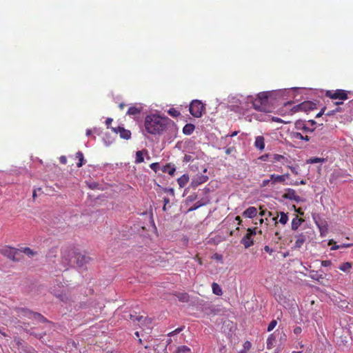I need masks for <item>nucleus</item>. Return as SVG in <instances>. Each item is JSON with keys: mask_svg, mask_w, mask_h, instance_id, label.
<instances>
[{"mask_svg": "<svg viewBox=\"0 0 353 353\" xmlns=\"http://www.w3.org/2000/svg\"><path fill=\"white\" fill-rule=\"evenodd\" d=\"M168 113L174 118H176L181 114L180 112L174 108H170Z\"/></svg>", "mask_w": 353, "mask_h": 353, "instance_id": "nucleus-32", "label": "nucleus"}, {"mask_svg": "<svg viewBox=\"0 0 353 353\" xmlns=\"http://www.w3.org/2000/svg\"><path fill=\"white\" fill-rule=\"evenodd\" d=\"M76 158L79 160V162L77 163V167L81 168L84 163L83 154L81 151L77 152L76 153Z\"/></svg>", "mask_w": 353, "mask_h": 353, "instance_id": "nucleus-28", "label": "nucleus"}, {"mask_svg": "<svg viewBox=\"0 0 353 353\" xmlns=\"http://www.w3.org/2000/svg\"><path fill=\"white\" fill-rule=\"evenodd\" d=\"M289 169L291 170V172L295 174V175H297L299 174V172L297 171V170L293 167V166H288Z\"/></svg>", "mask_w": 353, "mask_h": 353, "instance_id": "nucleus-52", "label": "nucleus"}, {"mask_svg": "<svg viewBox=\"0 0 353 353\" xmlns=\"http://www.w3.org/2000/svg\"><path fill=\"white\" fill-rule=\"evenodd\" d=\"M22 252H23L24 254H26V255H28L29 256H33L36 254V252H34L33 250H32L30 248H24L21 250V253Z\"/></svg>", "mask_w": 353, "mask_h": 353, "instance_id": "nucleus-34", "label": "nucleus"}, {"mask_svg": "<svg viewBox=\"0 0 353 353\" xmlns=\"http://www.w3.org/2000/svg\"><path fill=\"white\" fill-rule=\"evenodd\" d=\"M39 318H43V315H41V314H39V313L33 312V314H32V318H31V319H35V320L39 321Z\"/></svg>", "mask_w": 353, "mask_h": 353, "instance_id": "nucleus-42", "label": "nucleus"}, {"mask_svg": "<svg viewBox=\"0 0 353 353\" xmlns=\"http://www.w3.org/2000/svg\"><path fill=\"white\" fill-rule=\"evenodd\" d=\"M203 205V203H200L199 201H197L194 206L190 209V210H196L199 208V207Z\"/></svg>", "mask_w": 353, "mask_h": 353, "instance_id": "nucleus-47", "label": "nucleus"}, {"mask_svg": "<svg viewBox=\"0 0 353 353\" xmlns=\"http://www.w3.org/2000/svg\"><path fill=\"white\" fill-rule=\"evenodd\" d=\"M142 318H143V316H137L136 315L130 314V319L131 320H132L133 321H140Z\"/></svg>", "mask_w": 353, "mask_h": 353, "instance_id": "nucleus-43", "label": "nucleus"}, {"mask_svg": "<svg viewBox=\"0 0 353 353\" xmlns=\"http://www.w3.org/2000/svg\"><path fill=\"white\" fill-rule=\"evenodd\" d=\"M16 312L19 316H25L29 319L32 318L33 312L26 308H17Z\"/></svg>", "mask_w": 353, "mask_h": 353, "instance_id": "nucleus-18", "label": "nucleus"}, {"mask_svg": "<svg viewBox=\"0 0 353 353\" xmlns=\"http://www.w3.org/2000/svg\"><path fill=\"white\" fill-rule=\"evenodd\" d=\"M293 102L289 101L285 103V108H290V111L292 113L297 112L299 111H307L314 108V104L310 101H304L300 104L293 105Z\"/></svg>", "mask_w": 353, "mask_h": 353, "instance_id": "nucleus-4", "label": "nucleus"}, {"mask_svg": "<svg viewBox=\"0 0 353 353\" xmlns=\"http://www.w3.org/2000/svg\"><path fill=\"white\" fill-rule=\"evenodd\" d=\"M274 341V337L272 336V334L268 337L267 340V348L271 349L273 347V343Z\"/></svg>", "mask_w": 353, "mask_h": 353, "instance_id": "nucleus-35", "label": "nucleus"}, {"mask_svg": "<svg viewBox=\"0 0 353 353\" xmlns=\"http://www.w3.org/2000/svg\"><path fill=\"white\" fill-rule=\"evenodd\" d=\"M340 111H341V110H340L339 108H336V110H332V111H331V112H327V115H331V114H332L334 112H340Z\"/></svg>", "mask_w": 353, "mask_h": 353, "instance_id": "nucleus-55", "label": "nucleus"}, {"mask_svg": "<svg viewBox=\"0 0 353 353\" xmlns=\"http://www.w3.org/2000/svg\"><path fill=\"white\" fill-rule=\"evenodd\" d=\"M183 329V327H178L176 328V330H174V331L168 333V336H173L174 334H176L178 333H179L180 332H181Z\"/></svg>", "mask_w": 353, "mask_h": 353, "instance_id": "nucleus-40", "label": "nucleus"}, {"mask_svg": "<svg viewBox=\"0 0 353 353\" xmlns=\"http://www.w3.org/2000/svg\"><path fill=\"white\" fill-rule=\"evenodd\" d=\"M351 245H352V244H341V245H335L334 246L332 247L331 250H336L343 248H348V247H350Z\"/></svg>", "mask_w": 353, "mask_h": 353, "instance_id": "nucleus-38", "label": "nucleus"}, {"mask_svg": "<svg viewBox=\"0 0 353 353\" xmlns=\"http://www.w3.org/2000/svg\"><path fill=\"white\" fill-rule=\"evenodd\" d=\"M112 122V119L111 118H108L105 121V124L107 125V127L108 128L109 125L111 124V123Z\"/></svg>", "mask_w": 353, "mask_h": 353, "instance_id": "nucleus-54", "label": "nucleus"}, {"mask_svg": "<svg viewBox=\"0 0 353 353\" xmlns=\"http://www.w3.org/2000/svg\"><path fill=\"white\" fill-rule=\"evenodd\" d=\"M347 93L348 92L346 90L341 89L336 90H327L325 92V97L332 99L346 100L348 99Z\"/></svg>", "mask_w": 353, "mask_h": 353, "instance_id": "nucleus-9", "label": "nucleus"}, {"mask_svg": "<svg viewBox=\"0 0 353 353\" xmlns=\"http://www.w3.org/2000/svg\"><path fill=\"white\" fill-rule=\"evenodd\" d=\"M243 347L246 350H249L251 347V343L248 341H245L243 344Z\"/></svg>", "mask_w": 353, "mask_h": 353, "instance_id": "nucleus-51", "label": "nucleus"}, {"mask_svg": "<svg viewBox=\"0 0 353 353\" xmlns=\"http://www.w3.org/2000/svg\"><path fill=\"white\" fill-rule=\"evenodd\" d=\"M265 210H261L259 213L260 216H263L265 214Z\"/></svg>", "mask_w": 353, "mask_h": 353, "instance_id": "nucleus-64", "label": "nucleus"}, {"mask_svg": "<svg viewBox=\"0 0 353 353\" xmlns=\"http://www.w3.org/2000/svg\"><path fill=\"white\" fill-rule=\"evenodd\" d=\"M150 167L152 170H154L155 172H157L158 170V168H159V163H152V164H150Z\"/></svg>", "mask_w": 353, "mask_h": 353, "instance_id": "nucleus-41", "label": "nucleus"}, {"mask_svg": "<svg viewBox=\"0 0 353 353\" xmlns=\"http://www.w3.org/2000/svg\"><path fill=\"white\" fill-rule=\"evenodd\" d=\"M264 250L270 254H272L274 252V250L272 248H270V246L268 245H265L264 247Z\"/></svg>", "mask_w": 353, "mask_h": 353, "instance_id": "nucleus-53", "label": "nucleus"}, {"mask_svg": "<svg viewBox=\"0 0 353 353\" xmlns=\"http://www.w3.org/2000/svg\"><path fill=\"white\" fill-rule=\"evenodd\" d=\"M277 325V321L276 320H272L268 327V332L272 331Z\"/></svg>", "mask_w": 353, "mask_h": 353, "instance_id": "nucleus-37", "label": "nucleus"}, {"mask_svg": "<svg viewBox=\"0 0 353 353\" xmlns=\"http://www.w3.org/2000/svg\"><path fill=\"white\" fill-rule=\"evenodd\" d=\"M161 170L163 172L168 173V174L172 176L174 174L176 169L174 166H172L170 164H167L162 168Z\"/></svg>", "mask_w": 353, "mask_h": 353, "instance_id": "nucleus-24", "label": "nucleus"}, {"mask_svg": "<svg viewBox=\"0 0 353 353\" xmlns=\"http://www.w3.org/2000/svg\"><path fill=\"white\" fill-rule=\"evenodd\" d=\"M295 128L298 130H301L303 133L312 132L314 130L311 129L303 121H297L295 123Z\"/></svg>", "mask_w": 353, "mask_h": 353, "instance_id": "nucleus-13", "label": "nucleus"}, {"mask_svg": "<svg viewBox=\"0 0 353 353\" xmlns=\"http://www.w3.org/2000/svg\"><path fill=\"white\" fill-rule=\"evenodd\" d=\"M303 221L304 220L303 219L299 218V216L296 215L292 221V230H296Z\"/></svg>", "mask_w": 353, "mask_h": 353, "instance_id": "nucleus-22", "label": "nucleus"}, {"mask_svg": "<svg viewBox=\"0 0 353 353\" xmlns=\"http://www.w3.org/2000/svg\"><path fill=\"white\" fill-rule=\"evenodd\" d=\"M296 241L294 243V248L299 249L303 246L306 241V236L303 233L298 234L295 236Z\"/></svg>", "mask_w": 353, "mask_h": 353, "instance_id": "nucleus-14", "label": "nucleus"}, {"mask_svg": "<svg viewBox=\"0 0 353 353\" xmlns=\"http://www.w3.org/2000/svg\"><path fill=\"white\" fill-rule=\"evenodd\" d=\"M270 96V92H262L259 93L256 97H248L246 102L248 104H251L250 107L256 110L267 112L268 111V101Z\"/></svg>", "mask_w": 353, "mask_h": 353, "instance_id": "nucleus-2", "label": "nucleus"}, {"mask_svg": "<svg viewBox=\"0 0 353 353\" xmlns=\"http://www.w3.org/2000/svg\"><path fill=\"white\" fill-rule=\"evenodd\" d=\"M272 121H275V122H277V123H289V121H283L281 119L279 118V117H273L272 118Z\"/></svg>", "mask_w": 353, "mask_h": 353, "instance_id": "nucleus-44", "label": "nucleus"}, {"mask_svg": "<svg viewBox=\"0 0 353 353\" xmlns=\"http://www.w3.org/2000/svg\"><path fill=\"white\" fill-rule=\"evenodd\" d=\"M268 157H270L269 154H265V155L261 156L260 159L263 161H266Z\"/></svg>", "mask_w": 353, "mask_h": 353, "instance_id": "nucleus-58", "label": "nucleus"}, {"mask_svg": "<svg viewBox=\"0 0 353 353\" xmlns=\"http://www.w3.org/2000/svg\"><path fill=\"white\" fill-rule=\"evenodd\" d=\"M283 197L295 201L296 202H300L301 201V196L297 195L295 190L291 188L287 190V192L283 194Z\"/></svg>", "mask_w": 353, "mask_h": 353, "instance_id": "nucleus-12", "label": "nucleus"}, {"mask_svg": "<svg viewBox=\"0 0 353 353\" xmlns=\"http://www.w3.org/2000/svg\"><path fill=\"white\" fill-rule=\"evenodd\" d=\"M143 110V107L141 105H134L130 106L127 112V114L132 116L139 115Z\"/></svg>", "mask_w": 353, "mask_h": 353, "instance_id": "nucleus-15", "label": "nucleus"}, {"mask_svg": "<svg viewBox=\"0 0 353 353\" xmlns=\"http://www.w3.org/2000/svg\"><path fill=\"white\" fill-rule=\"evenodd\" d=\"M189 181V176L188 174H183L177 179L178 184L180 188H184Z\"/></svg>", "mask_w": 353, "mask_h": 353, "instance_id": "nucleus-23", "label": "nucleus"}, {"mask_svg": "<svg viewBox=\"0 0 353 353\" xmlns=\"http://www.w3.org/2000/svg\"><path fill=\"white\" fill-rule=\"evenodd\" d=\"M352 268V263L350 262H345L342 263L339 267V269L343 272H348Z\"/></svg>", "mask_w": 353, "mask_h": 353, "instance_id": "nucleus-30", "label": "nucleus"}, {"mask_svg": "<svg viewBox=\"0 0 353 353\" xmlns=\"http://www.w3.org/2000/svg\"><path fill=\"white\" fill-rule=\"evenodd\" d=\"M91 258L85 252H81L77 249V255L74 258L73 265H76L79 268H83L88 264Z\"/></svg>", "mask_w": 353, "mask_h": 353, "instance_id": "nucleus-8", "label": "nucleus"}, {"mask_svg": "<svg viewBox=\"0 0 353 353\" xmlns=\"http://www.w3.org/2000/svg\"><path fill=\"white\" fill-rule=\"evenodd\" d=\"M205 110V105L201 101L193 100L190 104V112L196 118L201 117Z\"/></svg>", "mask_w": 353, "mask_h": 353, "instance_id": "nucleus-6", "label": "nucleus"}, {"mask_svg": "<svg viewBox=\"0 0 353 353\" xmlns=\"http://www.w3.org/2000/svg\"><path fill=\"white\" fill-rule=\"evenodd\" d=\"M296 212H297L299 214L301 215H303V212L302 210V209L301 208H298L296 210Z\"/></svg>", "mask_w": 353, "mask_h": 353, "instance_id": "nucleus-60", "label": "nucleus"}, {"mask_svg": "<svg viewBox=\"0 0 353 353\" xmlns=\"http://www.w3.org/2000/svg\"><path fill=\"white\" fill-rule=\"evenodd\" d=\"M254 146L259 150L262 151L265 148V139L263 136H257L255 138Z\"/></svg>", "mask_w": 353, "mask_h": 353, "instance_id": "nucleus-20", "label": "nucleus"}, {"mask_svg": "<svg viewBox=\"0 0 353 353\" xmlns=\"http://www.w3.org/2000/svg\"><path fill=\"white\" fill-rule=\"evenodd\" d=\"M302 140H305L306 141H308L310 140V137L307 135L303 136V139Z\"/></svg>", "mask_w": 353, "mask_h": 353, "instance_id": "nucleus-61", "label": "nucleus"}, {"mask_svg": "<svg viewBox=\"0 0 353 353\" xmlns=\"http://www.w3.org/2000/svg\"><path fill=\"white\" fill-rule=\"evenodd\" d=\"M325 110V108H323L316 116V117H320L321 116L323 115V114L324 113V111Z\"/></svg>", "mask_w": 353, "mask_h": 353, "instance_id": "nucleus-56", "label": "nucleus"}, {"mask_svg": "<svg viewBox=\"0 0 353 353\" xmlns=\"http://www.w3.org/2000/svg\"><path fill=\"white\" fill-rule=\"evenodd\" d=\"M294 184L296 185H299V184L305 185V181L304 180H301L299 182H298V181L295 182Z\"/></svg>", "mask_w": 353, "mask_h": 353, "instance_id": "nucleus-57", "label": "nucleus"}, {"mask_svg": "<svg viewBox=\"0 0 353 353\" xmlns=\"http://www.w3.org/2000/svg\"><path fill=\"white\" fill-rule=\"evenodd\" d=\"M256 232L257 228L247 230V233L241 240V243L244 245L245 248L248 249L254 245L253 236L256 235Z\"/></svg>", "mask_w": 353, "mask_h": 353, "instance_id": "nucleus-7", "label": "nucleus"}, {"mask_svg": "<svg viewBox=\"0 0 353 353\" xmlns=\"http://www.w3.org/2000/svg\"><path fill=\"white\" fill-rule=\"evenodd\" d=\"M0 252L13 261H19L22 257L21 250L11 247H5L0 250Z\"/></svg>", "mask_w": 353, "mask_h": 353, "instance_id": "nucleus-5", "label": "nucleus"}, {"mask_svg": "<svg viewBox=\"0 0 353 353\" xmlns=\"http://www.w3.org/2000/svg\"><path fill=\"white\" fill-rule=\"evenodd\" d=\"M271 159L270 161L272 163H276V162H281L283 163L288 162V159L285 156L279 154H273L270 155Z\"/></svg>", "mask_w": 353, "mask_h": 353, "instance_id": "nucleus-19", "label": "nucleus"}, {"mask_svg": "<svg viewBox=\"0 0 353 353\" xmlns=\"http://www.w3.org/2000/svg\"><path fill=\"white\" fill-rule=\"evenodd\" d=\"M143 151H145V153L148 152L147 150H142V151L139 150L136 152L135 163L139 164V163L143 162V161H144Z\"/></svg>", "mask_w": 353, "mask_h": 353, "instance_id": "nucleus-27", "label": "nucleus"}, {"mask_svg": "<svg viewBox=\"0 0 353 353\" xmlns=\"http://www.w3.org/2000/svg\"><path fill=\"white\" fill-rule=\"evenodd\" d=\"M59 161L62 164H66L67 163V159L65 156H61L59 158Z\"/></svg>", "mask_w": 353, "mask_h": 353, "instance_id": "nucleus-49", "label": "nucleus"}, {"mask_svg": "<svg viewBox=\"0 0 353 353\" xmlns=\"http://www.w3.org/2000/svg\"><path fill=\"white\" fill-rule=\"evenodd\" d=\"M321 235L325 234L328 230V225L325 220L315 221Z\"/></svg>", "mask_w": 353, "mask_h": 353, "instance_id": "nucleus-16", "label": "nucleus"}, {"mask_svg": "<svg viewBox=\"0 0 353 353\" xmlns=\"http://www.w3.org/2000/svg\"><path fill=\"white\" fill-rule=\"evenodd\" d=\"M325 159L324 158L319 157H313L308 160V163H323L325 162Z\"/></svg>", "mask_w": 353, "mask_h": 353, "instance_id": "nucleus-33", "label": "nucleus"}, {"mask_svg": "<svg viewBox=\"0 0 353 353\" xmlns=\"http://www.w3.org/2000/svg\"><path fill=\"white\" fill-rule=\"evenodd\" d=\"M301 332H302V329L301 327L297 326V327H294V333L295 334H300L301 333Z\"/></svg>", "mask_w": 353, "mask_h": 353, "instance_id": "nucleus-48", "label": "nucleus"}, {"mask_svg": "<svg viewBox=\"0 0 353 353\" xmlns=\"http://www.w3.org/2000/svg\"><path fill=\"white\" fill-rule=\"evenodd\" d=\"M289 174H285L283 175H278L275 174H270V178L272 180V184L275 185L276 183H283L284 184L286 179L289 177Z\"/></svg>", "mask_w": 353, "mask_h": 353, "instance_id": "nucleus-11", "label": "nucleus"}, {"mask_svg": "<svg viewBox=\"0 0 353 353\" xmlns=\"http://www.w3.org/2000/svg\"><path fill=\"white\" fill-rule=\"evenodd\" d=\"M212 292L214 294L218 295V296H221L223 294V291H222L221 288L216 283H214V282L212 283Z\"/></svg>", "mask_w": 353, "mask_h": 353, "instance_id": "nucleus-26", "label": "nucleus"}, {"mask_svg": "<svg viewBox=\"0 0 353 353\" xmlns=\"http://www.w3.org/2000/svg\"><path fill=\"white\" fill-rule=\"evenodd\" d=\"M292 137L295 139L302 140L303 139V135L301 132H293L292 133Z\"/></svg>", "mask_w": 353, "mask_h": 353, "instance_id": "nucleus-36", "label": "nucleus"}, {"mask_svg": "<svg viewBox=\"0 0 353 353\" xmlns=\"http://www.w3.org/2000/svg\"><path fill=\"white\" fill-rule=\"evenodd\" d=\"M77 249L66 247L61 250V263L67 270L68 267L73 266V262L77 255Z\"/></svg>", "mask_w": 353, "mask_h": 353, "instance_id": "nucleus-3", "label": "nucleus"}, {"mask_svg": "<svg viewBox=\"0 0 353 353\" xmlns=\"http://www.w3.org/2000/svg\"><path fill=\"white\" fill-rule=\"evenodd\" d=\"M164 205H167L170 203V199L167 197L163 199Z\"/></svg>", "mask_w": 353, "mask_h": 353, "instance_id": "nucleus-59", "label": "nucleus"}, {"mask_svg": "<svg viewBox=\"0 0 353 353\" xmlns=\"http://www.w3.org/2000/svg\"><path fill=\"white\" fill-rule=\"evenodd\" d=\"M258 212L255 207H249L243 212V216L246 218H254L256 216Z\"/></svg>", "mask_w": 353, "mask_h": 353, "instance_id": "nucleus-17", "label": "nucleus"}, {"mask_svg": "<svg viewBox=\"0 0 353 353\" xmlns=\"http://www.w3.org/2000/svg\"><path fill=\"white\" fill-rule=\"evenodd\" d=\"M274 235L276 237V239H275V242L277 243L281 239V236L279 232H276Z\"/></svg>", "mask_w": 353, "mask_h": 353, "instance_id": "nucleus-50", "label": "nucleus"}, {"mask_svg": "<svg viewBox=\"0 0 353 353\" xmlns=\"http://www.w3.org/2000/svg\"><path fill=\"white\" fill-rule=\"evenodd\" d=\"M279 215H280V219H279L278 223H280L282 225H285L288 221V213L281 212L279 213ZM278 216H279V214L277 215V216L273 218V220L275 221L276 224L277 223L276 220L278 219Z\"/></svg>", "mask_w": 353, "mask_h": 353, "instance_id": "nucleus-21", "label": "nucleus"}, {"mask_svg": "<svg viewBox=\"0 0 353 353\" xmlns=\"http://www.w3.org/2000/svg\"><path fill=\"white\" fill-rule=\"evenodd\" d=\"M270 183H272L271 178H270V179H265L262 181L261 186L265 187V186L268 185Z\"/></svg>", "mask_w": 353, "mask_h": 353, "instance_id": "nucleus-46", "label": "nucleus"}, {"mask_svg": "<svg viewBox=\"0 0 353 353\" xmlns=\"http://www.w3.org/2000/svg\"><path fill=\"white\" fill-rule=\"evenodd\" d=\"M170 122L166 117L155 114L147 115L144 121L145 130L150 134H159L167 129Z\"/></svg>", "mask_w": 353, "mask_h": 353, "instance_id": "nucleus-1", "label": "nucleus"}, {"mask_svg": "<svg viewBox=\"0 0 353 353\" xmlns=\"http://www.w3.org/2000/svg\"><path fill=\"white\" fill-rule=\"evenodd\" d=\"M174 353H192V350L186 345H181L177 347Z\"/></svg>", "mask_w": 353, "mask_h": 353, "instance_id": "nucleus-29", "label": "nucleus"}, {"mask_svg": "<svg viewBox=\"0 0 353 353\" xmlns=\"http://www.w3.org/2000/svg\"><path fill=\"white\" fill-rule=\"evenodd\" d=\"M194 125L191 123L186 124L183 128V134L186 135H190L194 130Z\"/></svg>", "mask_w": 353, "mask_h": 353, "instance_id": "nucleus-25", "label": "nucleus"}, {"mask_svg": "<svg viewBox=\"0 0 353 353\" xmlns=\"http://www.w3.org/2000/svg\"><path fill=\"white\" fill-rule=\"evenodd\" d=\"M112 130L117 134H119L121 139L128 140L131 138V132L122 126L112 128Z\"/></svg>", "mask_w": 353, "mask_h": 353, "instance_id": "nucleus-10", "label": "nucleus"}, {"mask_svg": "<svg viewBox=\"0 0 353 353\" xmlns=\"http://www.w3.org/2000/svg\"><path fill=\"white\" fill-rule=\"evenodd\" d=\"M208 180V176H201L198 178V179L196 181V184H201L205 182H206Z\"/></svg>", "mask_w": 353, "mask_h": 353, "instance_id": "nucleus-39", "label": "nucleus"}, {"mask_svg": "<svg viewBox=\"0 0 353 353\" xmlns=\"http://www.w3.org/2000/svg\"><path fill=\"white\" fill-rule=\"evenodd\" d=\"M91 133H92V130H91L88 129V130H86V135L87 136H90L91 134Z\"/></svg>", "mask_w": 353, "mask_h": 353, "instance_id": "nucleus-62", "label": "nucleus"}, {"mask_svg": "<svg viewBox=\"0 0 353 353\" xmlns=\"http://www.w3.org/2000/svg\"><path fill=\"white\" fill-rule=\"evenodd\" d=\"M332 265V262L330 260H325L321 261V265L323 267H328Z\"/></svg>", "mask_w": 353, "mask_h": 353, "instance_id": "nucleus-45", "label": "nucleus"}, {"mask_svg": "<svg viewBox=\"0 0 353 353\" xmlns=\"http://www.w3.org/2000/svg\"><path fill=\"white\" fill-rule=\"evenodd\" d=\"M308 122L311 124L312 126L316 124V122L314 120H310Z\"/></svg>", "mask_w": 353, "mask_h": 353, "instance_id": "nucleus-63", "label": "nucleus"}, {"mask_svg": "<svg viewBox=\"0 0 353 353\" xmlns=\"http://www.w3.org/2000/svg\"><path fill=\"white\" fill-rule=\"evenodd\" d=\"M176 296L181 302L187 303L189 301V295L187 293H179Z\"/></svg>", "mask_w": 353, "mask_h": 353, "instance_id": "nucleus-31", "label": "nucleus"}]
</instances>
